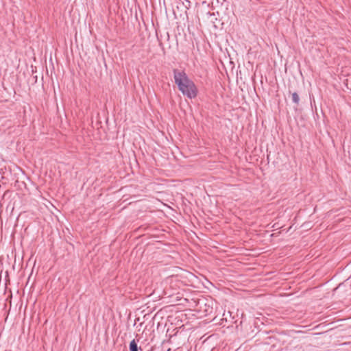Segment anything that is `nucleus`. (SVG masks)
<instances>
[{"instance_id": "obj_1", "label": "nucleus", "mask_w": 351, "mask_h": 351, "mask_svg": "<svg viewBox=\"0 0 351 351\" xmlns=\"http://www.w3.org/2000/svg\"><path fill=\"white\" fill-rule=\"evenodd\" d=\"M173 78L178 88H182V86L193 82L184 71H180L178 69H173Z\"/></svg>"}, {"instance_id": "obj_2", "label": "nucleus", "mask_w": 351, "mask_h": 351, "mask_svg": "<svg viewBox=\"0 0 351 351\" xmlns=\"http://www.w3.org/2000/svg\"><path fill=\"white\" fill-rule=\"evenodd\" d=\"M178 90L189 99L195 98L198 93L197 88L193 82L182 86V88H178Z\"/></svg>"}, {"instance_id": "obj_3", "label": "nucleus", "mask_w": 351, "mask_h": 351, "mask_svg": "<svg viewBox=\"0 0 351 351\" xmlns=\"http://www.w3.org/2000/svg\"><path fill=\"white\" fill-rule=\"evenodd\" d=\"M130 351H138V350H142L141 348H138L137 343L135 339H133L130 341L129 345Z\"/></svg>"}, {"instance_id": "obj_4", "label": "nucleus", "mask_w": 351, "mask_h": 351, "mask_svg": "<svg viewBox=\"0 0 351 351\" xmlns=\"http://www.w3.org/2000/svg\"><path fill=\"white\" fill-rule=\"evenodd\" d=\"M292 101L293 102L298 106L300 102V97L296 92H294L291 94Z\"/></svg>"}, {"instance_id": "obj_5", "label": "nucleus", "mask_w": 351, "mask_h": 351, "mask_svg": "<svg viewBox=\"0 0 351 351\" xmlns=\"http://www.w3.org/2000/svg\"><path fill=\"white\" fill-rule=\"evenodd\" d=\"M115 350H117V351H125V346L122 345V343H121L119 345L117 346V348H114Z\"/></svg>"}, {"instance_id": "obj_6", "label": "nucleus", "mask_w": 351, "mask_h": 351, "mask_svg": "<svg viewBox=\"0 0 351 351\" xmlns=\"http://www.w3.org/2000/svg\"><path fill=\"white\" fill-rule=\"evenodd\" d=\"M239 69H240V67H237V69L236 71V73H237V76L239 75V73L241 75L242 74V71L241 70H239Z\"/></svg>"}, {"instance_id": "obj_7", "label": "nucleus", "mask_w": 351, "mask_h": 351, "mask_svg": "<svg viewBox=\"0 0 351 351\" xmlns=\"http://www.w3.org/2000/svg\"><path fill=\"white\" fill-rule=\"evenodd\" d=\"M31 68H32V71H32V73H34V72H36V71L34 70V67H31Z\"/></svg>"}]
</instances>
